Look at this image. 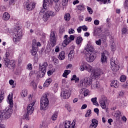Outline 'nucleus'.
Wrapping results in <instances>:
<instances>
[{
	"label": "nucleus",
	"instance_id": "obj_1",
	"mask_svg": "<svg viewBox=\"0 0 128 128\" xmlns=\"http://www.w3.org/2000/svg\"><path fill=\"white\" fill-rule=\"evenodd\" d=\"M94 48L92 45L88 44L85 47L84 54L86 56V60H87L88 62H92L96 60V54L94 53Z\"/></svg>",
	"mask_w": 128,
	"mask_h": 128
},
{
	"label": "nucleus",
	"instance_id": "obj_2",
	"mask_svg": "<svg viewBox=\"0 0 128 128\" xmlns=\"http://www.w3.org/2000/svg\"><path fill=\"white\" fill-rule=\"evenodd\" d=\"M49 102L50 101H48V94H46L42 97L40 100V110H48Z\"/></svg>",
	"mask_w": 128,
	"mask_h": 128
},
{
	"label": "nucleus",
	"instance_id": "obj_3",
	"mask_svg": "<svg viewBox=\"0 0 128 128\" xmlns=\"http://www.w3.org/2000/svg\"><path fill=\"white\" fill-rule=\"evenodd\" d=\"M92 83V78L86 77L81 80L80 86L82 88H88V86H90Z\"/></svg>",
	"mask_w": 128,
	"mask_h": 128
},
{
	"label": "nucleus",
	"instance_id": "obj_4",
	"mask_svg": "<svg viewBox=\"0 0 128 128\" xmlns=\"http://www.w3.org/2000/svg\"><path fill=\"white\" fill-rule=\"evenodd\" d=\"M111 68L113 72H118L120 70V66L118 65V61L116 58L112 57L110 60Z\"/></svg>",
	"mask_w": 128,
	"mask_h": 128
},
{
	"label": "nucleus",
	"instance_id": "obj_5",
	"mask_svg": "<svg viewBox=\"0 0 128 128\" xmlns=\"http://www.w3.org/2000/svg\"><path fill=\"white\" fill-rule=\"evenodd\" d=\"M24 6L26 10L30 12V10H32L36 8V3L27 0L24 2Z\"/></svg>",
	"mask_w": 128,
	"mask_h": 128
},
{
	"label": "nucleus",
	"instance_id": "obj_6",
	"mask_svg": "<svg viewBox=\"0 0 128 128\" xmlns=\"http://www.w3.org/2000/svg\"><path fill=\"white\" fill-rule=\"evenodd\" d=\"M38 46H40V42H36V40H33L32 44V50H31L32 55L34 56L38 53Z\"/></svg>",
	"mask_w": 128,
	"mask_h": 128
},
{
	"label": "nucleus",
	"instance_id": "obj_7",
	"mask_svg": "<svg viewBox=\"0 0 128 128\" xmlns=\"http://www.w3.org/2000/svg\"><path fill=\"white\" fill-rule=\"evenodd\" d=\"M12 109L8 108V110H4L0 115V118H5V120H8L10 118V114H12Z\"/></svg>",
	"mask_w": 128,
	"mask_h": 128
},
{
	"label": "nucleus",
	"instance_id": "obj_8",
	"mask_svg": "<svg viewBox=\"0 0 128 128\" xmlns=\"http://www.w3.org/2000/svg\"><path fill=\"white\" fill-rule=\"evenodd\" d=\"M4 64L8 68H14L16 66V63L14 60H10L8 58H4Z\"/></svg>",
	"mask_w": 128,
	"mask_h": 128
},
{
	"label": "nucleus",
	"instance_id": "obj_9",
	"mask_svg": "<svg viewBox=\"0 0 128 128\" xmlns=\"http://www.w3.org/2000/svg\"><path fill=\"white\" fill-rule=\"evenodd\" d=\"M56 14L52 10L46 11L45 14L43 15L42 20L44 22H48L50 16H54Z\"/></svg>",
	"mask_w": 128,
	"mask_h": 128
},
{
	"label": "nucleus",
	"instance_id": "obj_10",
	"mask_svg": "<svg viewBox=\"0 0 128 128\" xmlns=\"http://www.w3.org/2000/svg\"><path fill=\"white\" fill-rule=\"evenodd\" d=\"M48 62H44L42 64H39V68L40 70V74L42 75V76H44V74H46V68H48Z\"/></svg>",
	"mask_w": 128,
	"mask_h": 128
},
{
	"label": "nucleus",
	"instance_id": "obj_11",
	"mask_svg": "<svg viewBox=\"0 0 128 128\" xmlns=\"http://www.w3.org/2000/svg\"><path fill=\"white\" fill-rule=\"evenodd\" d=\"M70 94H72V91L68 88L63 89L61 92V96L64 99L68 98Z\"/></svg>",
	"mask_w": 128,
	"mask_h": 128
},
{
	"label": "nucleus",
	"instance_id": "obj_12",
	"mask_svg": "<svg viewBox=\"0 0 128 128\" xmlns=\"http://www.w3.org/2000/svg\"><path fill=\"white\" fill-rule=\"evenodd\" d=\"M54 3V1L52 0H44L43 3V8L40 10V12L44 13L46 12V10H48V6H50V4L52 5Z\"/></svg>",
	"mask_w": 128,
	"mask_h": 128
},
{
	"label": "nucleus",
	"instance_id": "obj_13",
	"mask_svg": "<svg viewBox=\"0 0 128 128\" xmlns=\"http://www.w3.org/2000/svg\"><path fill=\"white\" fill-rule=\"evenodd\" d=\"M15 34H16L14 38V41L15 42H18L20 40V38L22 36V32L20 29H19Z\"/></svg>",
	"mask_w": 128,
	"mask_h": 128
},
{
	"label": "nucleus",
	"instance_id": "obj_14",
	"mask_svg": "<svg viewBox=\"0 0 128 128\" xmlns=\"http://www.w3.org/2000/svg\"><path fill=\"white\" fill-rule=\"evenodd\" d=\"M50 44L52 46H54L56 44V38L54 32H52L50 35Z\"/></svg>",
	"mask_w": 128,
	"mask_h": 128
},
{
	"label": "nucleus",
	"instance_id": "obj_15",
	"mask_svg": "<svg viewBox=\"0 0 128 128\" xmlns=\"http://www.w3.org/2000/svg\"><path fill=\"white\" fill-rule=\"evenodd\" d=\"M92 73L94 74V76L98 78L100 74H104V72L100 68H97L96 70H93Z\"/></svg>",
	"mask_w": 128,
	"mask_h": 128
},
{
	"label": "nucleus",
	"instance_id": "obj_16",
	"mask_svg": "<svg viewBox=\"0 0 128 128\" xmlns=\"http://www.w3.org/2000/svg\"><path fill=\"white\" fill-rule=\"evenodd\" d=\"M34 106V102L31 104H29L27 107V112L28 114H32L34 110V108H32Z\"/></svg>",
	"mask_w": 128,
	"mask_h": 128
},
{
	"label": "nucleus",
	"instance_id": "obj_17",
	"mask_svg": "<svg viewBox=\"0 0 128 128\" xmlns=\"http://www.w3.org/2000/svg\"><path fill=\"white\" fill-rule=\"evenodd\" d=\"M98 124V121L96 118H93L92 120V124H90L89 128H96Z\"/></svg>",
	"mask_w": 128,
	"mask_h": 128
},
{
	"label": "nucleus",
	"instance_id": "obj_18",
	"mask_svg": "<svg viewBox=\"0 0 128 128\" xmlns=\"http://www.w3.org/2000/svg\"><path fill=\"white\" fill-rule=\"evenodd\" d=\"M102 34V28H94V36H100Z\"/></svg>",
	"mask_w": 128,
	"mask_h": 128
},
{
	"label": "nucleus",
	"instance_id": "obj_19",
	"mask_svg": "<svg viewBox=\"0 0 128 128\" xmlns=\"http://www.w3.org/2000/svg\"><path fill=\"white\" fill-rule=\"evenodd\" d=\"M74 50H72L68 54V58L72 62L74 60Z\"/></svg>",
	"mask_w": 128,
	"mask_h": 128
},
{
	"label": "nucleus",
	"instance_id": "obj_20",
	"mask_svg": "<svg viewBox=\"0 0 128 128\" xmlns=\"http://www.w3.org/2000/svg\"><path fill=\"white\" fill-rule=\"evenodd\" d=\"M85 70L88 72H94V68H92V66L88 64L85 65Z\"/></svg>",
	"mask_w": 128,
	"mask_h": 128
},
{
	"label": "nucleus",
	"instance_id": "obj_21",
	"mask_svg": "<svg viewBox=\"0 0 128 128\" xmlns=\"http://www.w3.org/2000/svg\"><path fill=\"white\" fill-rule=\"evenodd\" d=\"M2 18L4 20H8L10 18V14L8 12H5L4 13L2 16Z\"/></svg>",
	"mask_w": 128,
	"mask_h": 128
},
{
	"label": "nucleus",
	"instance_id": "obj_22",
	"mask_svg": "<svg viewBox=\"0 0 128 128\" xmlns=\"http://www.w3.org/2000/svg\"><path fill=\"white\" fill-rule=\"evenodd\" d=\"M52 82V78H48L47 79L44 84V86L45 88H48L51 82Z\"/></svg>",
	"mask_w": 128,
	"mask_h": 128
},
{
	"label": "nucleus",
	"instance_id": "obj_23",
	"mask_svg": "<svg viewBox=\"0 0 128 128\" xmlns=\"http://www.w3.org/2000/svg\"><path fill=\"white\" fill-rule=\"evenodd\" d=\"M8 104H10V106H14V102H12V94L11 95L10 94L8 96Z\"/></svg>",
	"mask_w": 128,
	"mask_h": 128
},
{
	"label": "nucleus",
	"instance_id": "obj_24",
	"mask_svg": "<svg viewBox=\"0 0 128 128\" xmlns=\"http://www.w3.org/2000/svg\"><path fill=\"white\" fill-rule=\"evenodd\" d=\"M68 35H65L64 37V44L66 46L67 44H68L70 42H72V40L68 38Z\"/></svg>",
	"mask_w": 128,
	"mask_h": 128
},
{
	"label": "nucleus",
	"instance_id": "obj_25",
	"mask_svg": "<svg viewBox=\"0 0 128 128\" xmlns=\"http://www.w3.org/2000/svg\"><path fill=\"white\" fill-rule=\"evenodd\" d=\"M58 58L60 60H64V58H66V55L64 54V52L62 51L58 56Z\"/></svg>",
	"mask_w": 128,
	"mask_h": 128
},
{
	"label": "nucleus",
	"instance_id": "obj_26",
	"mask_svg": "<svg viewBox=\"0 0 128 128\" xmlns=\"http://www.w3.org/2000/svg\"><path fill=\"white\" fill-rule=\"evenodd\" d=\"M4 98V90L1 88L0 90V103L2 102V100Z\"/></svg>",
	"mask_w": 128,
	"mask_h": 128
},
{
	"label": "nucleus",
	"instance_id": "obj_27",
	"mask_svg": "<svg viewBox=\"0 0 128 128\" xmlns=\"http://www.w3.org/2000/svg\"><path fill=\"white\" fill-rule=\"evenodd\" d=\"M110 85L112 88H117L120 86L118 82L116 80L112 81Z\"/></svg>",
	"mask_w": 128,
	"mask_h": 128
},
{
	"label": "nucleus",
	"instance_id": "obj_28",
	"mask_svg": "<svg viewBox=\"0 0 128 128\" xmlns=\"http://www.w3.org/2000/svg\"><path fill=\"white\" fill-rule=\"evenodd\" d=\"M77 8L78 10H80V12H84V10H86V8L84 7V4L78 5L77 6Z\"/></svg>",
	"mask_w": 128,
	"mask_h": 128
},
{
	"label": "nucleus",
	"instance_id": "obj_29",
	"mask_svg": "<svg viewBox=\"0 0 128 128\" xmlns=\"http://www.w3.org/2000/svg\"><path fill=\"white\" fill-rule=\"evenodd\" d=\"M101 62H106V54L104 52L102 54Z\"/></svg>",
	"mask_w": 128,
	"mask_h": 128
},
{
	"label": "nucleus",
	"instance_id": "obj_30",
	"mask_svg": "<svg viewBox=\"0 0 128 128\" xmlns=\"http://www.w3.org/2000/svg\"><path fill=\"white\" fill-rule=\"evenodd\" d=\"M71 80H74L75 82H80V78L76 77V75L74 74L71 78Z\"/></svg>",
	"mask_w": 128,
	"mask_h": 128
},
{
	"label": "nucleus",
	"instance_id": "obj_31",
	"mask_svg": "<svg viewBox=\"0 0 128 128\" xmlns=\"http://www.w3.org/2000/svg\"><path fill=\"white\" fill-rule=\"evenodd\" d=\"M100 104L102 108H103L104 110H106V101L101 100L100 102Z\"/></svg>",
	"mask_w": 128,
	"mask_h": 128
},
{
	"label": "nucleus",
	"instance_id": "obj_32",
	"mask_svg": "<svg viewBox=\"0 0 128 128\" xmlns=\"http://www.w3.org/2000/svg\"><path fill=\"white\" fill-rule=\"evenodd\" d=\"M70 74V70H65L64 71V73L62 74V76L64 78H68V74Z\"/></svg>",
	"mask_w": 128,
	"mask_h": 128
},
{
	"label": "nucleus",
	"instance_id": "obj_33",
	"mask_svg": "<svg viewBox=\"0 0 128 128\" xmlns=\"http://www.w3.org/2000/svg\"><path fill=\"white\" fill-rule=\"evenodd\" d=\"M92 88H98L100 86V82H96L95 84L92 85Z\"/></svg>",
	"mask_w": 128,
	"mask_h": 128
},
{
	"label": "nucleus",
	"instance_id": "obj_34",
	"mask_svg": "<svg viewBox=\"0 0 128 128\" xmlns=\"http://www.w3.org/2000/svg\"><path fill=\"white\" fill-rule=\"evenodd\" d=\"M64 18L66 22H68L70 20V14L68 13L66 14Z\"/></svg>",
	"mask_w": 128,
	"mask_h": 128
},
{
	"label": "nucleus",
	"instance_id": "obj_35",
	"mask_svg": "<svg viewBox=\"0 0 128 128\" xmlns=\"http://www.w3.org/2000/svg\"><path fill=\"white\" fill-rule=\"evenodd\" d=\"M28 96V90H22L21 92V96L22 98H26Z\"/></svg>",
	"mask_w": 128,
	"mask_h": 128
},
{
	"label": "nucleus",
	"instance_id": "obj_36",
	"mask_svg": "<svg viewBox=\"0 0 128 128\" xmlns=\"http://www.w3.org/2000/svg\"><path fill=\"white\" fill-rule=\"evenodd\" d=\"M96 99H97L96 97L92 98L91 99V102H92L94 106H98V101H96Z\"/></svg>",
	"mask_w": 128,
	"mask_h": 128
},
{
	"label": "nucleus",
	"instance_id": "obj_37",
	"mask_svg": "<svg viewBox=\"0 0 128 128\" xmlns=\"http://www.w3.org/2000/svg\"><path fill=\"white\" fill-rule=\"evenodd\" d=\"M82 42V36H78L76 38V44H80V42Z\"/></svg>",
	"mask_w": 128,
	"mask_h": 128
},
{
	"label": "nucleus",
	"instance_id": "obj_38",
	"mask_svg": "<svg viewBox=\"0 0 128 128\" xmlns=\"http://www.w3.org/2000/svg\"><path fill=\"white\" fill-rule=\"evenodd\" d=\"M64 128H70V121H66L64 122Z\"/></svg>",
	"mask_w": 128,
	"mask_h": 128
},
{
	"label": "nucleus",
	"instance_id": "obj_39",
	"mask_svg": "<svg viewBox=\"0 0 128 128\" xmlns=\"http://www.w3.org/2000/svg\"><path fill=\"white\" fill-rule=\"evenodd\" d=\"M126 80V76L124 75H122L120 77V81L121 82H124Z\"/></svg>",
	"mask_w": 128,
	"mask_h": 128
},
{
	"label": "nucleus",
	"instance_id": "obj_40",
	"mask_svg": "<svg viewBox=\"0 0 128 128\" xmlns=\"http://www.w3.org/2000/svg\"><path fill=\"white\" fill-rule=\"evenodd\" d=\"M92 114V110L89 109L87 110L86 113L85 114L86 118H90V114Z\"/></svg>",
	"mask_w": 128,
	"mask_h": 128
},
{
	"label": "nucleus",
	"instance_id": "obj_41",
	"mask_svg": "<svg viewBox=\"0 0 128 128\" xmlns=\"http://www.w3.org/2000/svg\"><path fill=\"white\" fill-rule=\"evenodd\" d=\"M52 61L54 62V64H58V58H55L54 56H52Z\"/></svg>",
	"mask_w": 128,
	"mask_h": 128
},
{
	"label": "nucleus",
	"instance_id": "obj_42",
	"mask_svg": "<svg viewBox=\"0 0 128 128\" xmlns=\"http://www.w3.org/2000/svg\"><path fill=\"white\" fill-rule=\"evenodd\" d=\"M68 0H62V5L64 6H68Z\"/></svg>",
	"mask_w": 128,
	"mask_h": 128
},
{
	"label": "nucleus",
	"instance_id": "obj_43",
	"mask_svg": "<svg viewBox=\"0 0 128 128\" xmlns=\"http://www.w3.org/2000/svg\"><path fill=\"white\" fill-rule=\"evenodd\" d=\"M87 10L88 12L90 14H92V12H94V11L92 10V9L90 8V7L88 6H87Z\"/></svg>",
	"mask_w": 128,
	"mask_h": 128
},
{
	"label": "nucleus",
	"instance_id": "obj_44",
	"mask_svg": "<svg viewBox=\"0 0 128 128\" xmlns=\"http://www.w3.org/2000/svg\"><path fill=\"white\" fill-rule=\"evenodd\" d=\"M55 10L57 12H60V5H58V4H56L55 7Z\"/></svg>",
	"mask_w": 128,
	"mask_h": 128
},
{
	"label": "nucleus",
	"instance_id": "obj_45",
	"mask_svg": "<svg viewBox=\"0 0 128 128\" xmlns=\"http://www.w3.org/2000/svg\"><path fill=\"white\" fill-rule=\"evenodd\" d=\"M121 116H122V112H120V110L116 111V112L115 115L116 118H118Z\"/></svg>",
	"mask_w": 128,
	"mask_h": 128
},
{
	"label": "nucleus",
	"instance_id": "obj_46",
	"mask_svg": "<svg viewBox=\"0 0 128 128\" xmlns=\"http://www.w3.org/2000/svg\"><path fill=\"white\" fill-rule=\"evenodd\" d=\"M27 70H32V64H28L27 65V68H26Z\"/></svg>",
	"mask_w": 128,
	"mask_h": 128
},
{
	"label": "nucleus",
	"instance_id": "obj_47",
	"mask_svg": "<svg viewBox=\"0 0 128 128\" xmlns=\"http://www.w3.org/2000/svg\"><path fill=\"white\" fill-rule=\"evenodd\" d=\"M31 86H32L34 88H36L37 86L36 82H34V81H32L30 83Z\"/></svg>",
	"mask_w": 128,
	"mask_h": 128
},
{
	"label": "nucleus",
	"instance_id": "obj_48",
	"mask_svg": "<svg viewBox=\"0 0 128 128\" xmlns=\"http://www.w3.org/2000/svg\"><path fill=\"white\" fill-rule=\"evenodd\" d=\"M56 118H58V115L56 114H53L52 117V120H56Z\"/></svg>",
	"mask_w": 128,
	"mask_h": 128
},
{
	"label": "nucleus",
	"instance_id": "obj_49",
	"mask_svg": "<svg viewBox=\"0 0 128 128\" xmlns=\"http://www.w3.org/2000/svg\"><path fill=\"white\" fill-rule=\"evenodd\" d=\"M82 30H84V32H86L88 30V26H81Z\"/></svg>",
	"mask_w": 128,
	"mask_h": 128
},
{
	"label": "nucleus",
	"instance_id": "obj_50",
	"mask_svg": "<svg viewBox=\"0 0 128 128\" xmlns=\"http://www.w3.org/2000/svg\"><path fill=\"white\" fill-rule=\"evenodd\" d=\"M96 44L98 46H100V44H102V40L100 39L98 40H96Z\"/></svg>",
	"mask_w": 128,
	"mask_h": 128
},
{
	"label": "nucleus",
	"instance_id": "obj_51",
	"mask_svg": "<svg viewBox=\"0 0 128 128\" xmlns=\"http://www.w3.org/2000/svg\"><path fill=\"white\" fill-rule=\"evenodd\" d=\"M80 70H81V72L84 70H86V65L81 66H80Z\"/></svg>",
	"mask_w": 128,
	"mask_h": 128
},
{
	"label": "nucleus",
	"instance_id": "obj_52",
	"mask_svg": "<svg viewBox=\"0 0 128 128\" xmlns=\"http://www.w3.org/2000/svg\"><path fill=\"white\" fill-rule=\"evenodd\" d=\"M111 48H112V52H114V50H116V45H114V44H112L111 46Z\"/></svg>",
	"mask_w": 128,
	"mask_h": 128
},
{
	"label": "nucleus",
	"instance_id": "obj_53",
	"mask_svg": "<svg viewBox=\"0 0 128 128\" xmlns=\"http://www.w3.org/2000/svg\"><path fill=\"white\" fill-rule=\"evenodd\" d=\"M126 32H128V29L126 28H124L122 29V34H124L126 33Z\"/></svg>",
	"mask_w": 128,
	"mask_h": 128
},
{
	"label": "nucleus",
	"instance_id": "obj_54",
	"mask_svg": "<svg viewBox=\"0 0 128 128\" xmlns=\"http://www.w3.org/2000/svg\"><path fill=\"white\" fill-rule=\"evenodd\" d=\"M92 17H88L86 18L85 20L86 22H92Z\"/></svg>",
	"mask_w": 128,
	"mask_h": 128
},
{
	"label": "nucleus",
	"instance_id": "obj_55",
	"mask_svg": "<svg viewBox=\"0 0 128 128\" xmlns=\"http://www.w3.org/2000/svg\"><path fill=\"white\" fill-rule=\"evenodd\" d=\"M94 24H95V26H98V24H100V20H94Z\"/></svg>",
	"mask_w": 128,
	"mask_h": 128
},
{
	"label": "nucleus",
	"instance_id": "obj_56",
	"mask_svg": "<svg viewBox=\"0 0 128 128\" xmlns=\"http://www.w3.org/2000/svg\"><path fill=\"white\" fill-rule=\"evenodd\" d=\"M86 108H88V105H86V104H84L81 107L80 110H86Z\"/></svg>",
	"mask_w": 128,
	"mask_h": 128
},
{
	"label": "nucleus",
	"instance_id": "obj_57",
	"mask_svg": "<svg viewBox=\"0 0 128 128\" xmlns=\"http://www.w3.org/2000/svg\"><path fill=\"white\" fill-rule=\"evenodd\" d=\"M125 8L128 10V0H126L124 4Z\"/></svg>",
	"mask_w": 128,
	"mask_h": 128
},
{
	"label": "nucleus",
	"instance_id": "obj_58",
	"mask_svg": "<svg viewBox=\"0 0 128 128\" xmlns=\"http://www.w3.org/2000/svg\"><path fill=\"white\" fill-rule=\"evenodd\" d=\"M88 94V90L86 89H84V96H86Z\"/></svg>",
	"mask_w": 128,
	"mask_h": 128
},
{
	"label": "nucleus",
	"instance_id": "obj_59",
	"mask_svg": "<svg viewBox=\"0 0 128 128\" xmlns=\"http://www.w3.org/2000/svg\"><path fill=\"white\" fill-rule=\"evenodd\" d=\"M28 113L24 115V118H26V120H30V118L28 116Z\"/></svg>",
	"mask_w": 128,
	"mask_h": 128
},
{
	"label": "nucleus",
	"instance_id": "obj_60",
	"mask_svg": "<svg viewBox=\"0 0 128 128\" xmlns=\"http://www.w3.org/2000/svg\"><path fill=\"white\" fill-rule=\"evenodd\" d=\"M14 2H16V0H10L9 4H14Z\"/></svg>",
	"mask_w": 128,
	"mask_h": 128
},
{
	"label": "nucleus",
	"instance_id": "obj_61",
	"mask_svg": "<svg viewBox=\"0 0 128 128\" xmlns=\"http://www.w3.org/2000/svg\"><path fill=\"white\" fill-rule=\"evenodd\" d=\"M70 40H74V36L73 35H70V36L68 38Z\"/></svg>",
	"mask_w": 128,
	"mask_h": 128
},
{
	"label": "nucleus",
	"instance_id": "obj_62",
	"mask_svg": "<svg viewBox=\"0 0 128 128\" xmlns=\"http://www.w3.org/2000/svg\"><path fill=\"white\" fill-rule=\"evenodd\" d=\"M68 33L70 34H74V29L71 28L69 30Z\"/></svg>",
	"mask_w": 128,
	"mask_h": 128
},
{
	"label": "nucleus",
	"instance_id": "obj_63",
	"mask_svg": "<svg viewBox=\"0 0 128 128\" xmlns=\"http://www.w3.org/2000/svg\"><path fill=\"white\" fill-rule=\"evenodd\" d=\"M52 74H54V72H52V70H48V76H52Z\"/></svg>",
	"mask_w": 128,
	"mask_h": 128
},
{
	"label": "nucleus",
	"instance_id": "obj_64",
	"mask_svg": "<svg viewBox=\"0 0 128 128\" xmlns=\"http://www.w3.org/2000/svg\"><path fill=\"white\" fill-rule=\"evenodd\" d=\"M82 26H80L77 28V32H78V34H80V32H82Z\"/></svg>",
	"mask_w": 128,
	"mask_h": 128
}]
</instances>
